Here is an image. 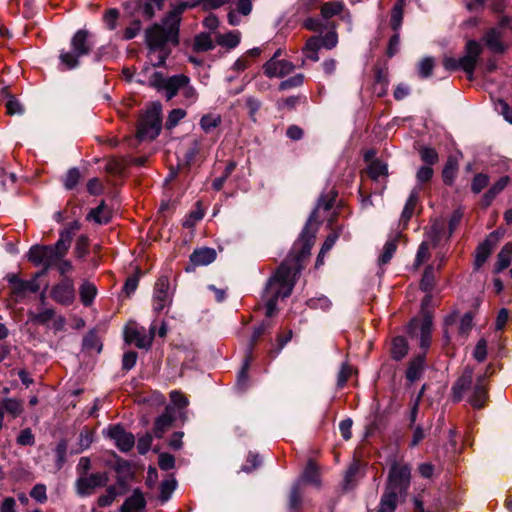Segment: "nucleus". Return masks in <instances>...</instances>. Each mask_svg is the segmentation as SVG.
I'll use <instances>...</instances> for the list:
<instances>
[{
    "label": "nucleus",
    "instance_id": "e433bc0d",
    "mask_svg": "<svg viewBox=\"0 0 512 512\" xmlns=\"http://www.w3.org/2000/svg\"><path fill=\"white\" fill-rule=\"evenodd\" d=\"M512 260V244H506L497 256V263L495 266V272L499 273L506 269Z\"/></svg>",
    "mask_w": 512,
    "mask_h": 512
},
{
    "label": "nucleus",
    "instance_id": "1a4fd4ad",
    "mask_svg": "<svg viewBox=\"0 0 512 512\" xmlns=\"http://www.w3.org/2000/svg\"><path fill=\"white\" fill-rule=\"evenodd\" d=\"M338 43L337 33L332 30L326 33L324 36H312L307 41L303 48V53L307 59L314 62L319 60L318 51L321 48L332 49L336 47Z\"/></svg>",
    "mask_w": 512,
    "mask_h": 512
},
{
    "label": "nucleus",
    "instance_id": "c9c22d12",
    "mask_svg": "<svg viewBox=\"0 0 512 512\" xmlns=\"http://www.w3.org/2000/svg\"><path fill=\"white\" fill-rule=\"evenodd\" d=\"M408 352V344L404 337L397 336L392 340L391 355L394 360H401Z\"/></svg>",
    "mask_w": 512,
    "mask_h": 512
},
{
    "label": "nucleus",
    "instance_id": "0e129e2a",
    "mask_svg": "<svg viewBox=\"0 0 512 512\" xmlns=\"http://www.w3.org/2000/svg\"><path fill=\"white\" fill-rule=\"evenodd\" d=\"M352 373H353L352 366H350L347 363H343L342 366H341V369H340V371L338 373L337 385L339 387H343L346 384L347 380L352 375Z\"/></svg>",
    "mask_w": 512,
    "mask_h": 512
},
{
    "label": "nucleus",
    "instance_id": "393cba45",
    "mask_svg": "<svg viewBox=\"0 0 512 512\" xmlns=\"http://www.w3.org/2000/svg\"><path fill=\"white\" fill-rule=\"evenodd\" d=\"M483 40L485 42V45L487 48L492 51L493 53H502L505 50V46L502 42V34L501 30L498 28H491L489 29L484 37Z\"/></svg>",
    "mask_w": 512,
    "mask_h": 512
},
{
    "label": "nucleus",
    "instance_id": "c85d7f7f",
    "mask_svg": "<svg viewBox=\"0 0 512 512\" xmlns=\"http://www.w3.org/2000/svg\"><path fill=\"white\" fill-rule=\"evenodd\" d=\"M473 372L471 369H465L463 374L459 377V379L455 382L452 387L453 397L456 401H459L464 391L471 385L472 383Z\"/></svg>",
    "mask_w": 512,
    "mask_h": 512
},
{
    "label": "nucleus",
    "instance_id": "a19ab883",
    "mask_svg": "<svg viewBox=\"0 0 512 512\" xmlns=\"http://www.w3.org/2000/svg\"><path fill=\"white\" fill-rule=\"evenodd\" d=\"M485 398L486 389L482 380H479L474 386L473 395L471 396L470 403L475 408H481L484 405Z\"/></svg>",
    "mask_w": 512,
    "mask_h": 512
},
{
    "label": "nucleus",
    "instance_id": "6e6d98bb",
    "mask_svg": "<svg viewBox=\"0 0 512 512\" xmlns=\"http://www.w3.org/2000/svg\"><path fill=\"white\" fill-rule=\"evenodd\" d=\"M161 8H162V5H156L155 2L149 1V0H144L139 5V9H140L142 15L148 19H150L154 16L156 9L160 10Z\"/></svg>",
    "mask_w": 512,
    "mask_h": 512
},
{
    "label": "nucleus",
    "instance_id": "5fc2aeb1",
    "mask_svg": "<svg viewBox=\"0 0 512 512\" xmlns=\"http://www.w3.org/2000/svg\"><path fill=\"white\" fill-rule=\"evenodd\" d=\"M54 314L53 309H45L39 313H31L30 319L38 324H46L53 319Z\"/></svg>",
    "mask_w": 512,
    "mask_h": 512
},
{
    "label": "nucleus",
    "instance_id": "7c9ffc66",
    "mask_svg": "<svg viewBox=\"0 0 512 512\" xmlns=\"http://www.w3.org/2000/svg\"><path fill=\"white\" fill-rule=\"evenodd\" d=\"M173 422V416L171 414V408L167 407L165 412L160 415L154 424V434L157 438H161L163 434L171 427Z\"/></svg>",
    "mask_w": 512,
    "mask_h": 512
},
{
    "label": "nucleus",
    "instance_id": "0eeeda50",
    "mask_svg": "<svg viewBox=\"0 0 512 512\" xmlns=\"http://www.w3.org/2000/svg\"><path fill=\"white\" fill-rule=\"evenodd\" d=\"M305 484L320 486L319 471L313 461H309L301 476L294 482L289 495V507L296 510L301 504V494Z\"/></svg>",
    "mask_w": 512,
    "mask_h": 512
},
{
    "label": "nucleus",
    "instance_id": "f03ea898",
    "mask_svg": "<svg viewBox=\"0 0 512 512\" xmlns=\"http://www.w3.org/2000/svg\"><path fill=\"white\" fill-rule=\"evenodd\" d=\"M293 276L292 268L284 262L269 279L265 288L267 317L274 315L279 298H286L291 295L294 287Z\"/></svg>",
    "mask_w": 512,
    "mask_h": 512
},
{
    "label": "nucleus",
    "instance_id": "052dcab7",
    "mask_svg": "<svg viewBox=\"0 0 512 512\" xmlns=\"http://www.w3.org/2000/svg\"><path fill=\"white\" fill-rule=\"evenodd\" d=\"M303 81H304L303 74H296V75L282 81L279 85V89L287 90V89H290L293 87H297V86L302 85Z\"/></svg>",
    "mask_w": 512,
    "mask_h": 512
},
{
    "label": "nucleus",
    "instance_id": "37998d69",
    "mask_svg": "<svg viewBox=\"0 0 512 512\" xmlns=\"http://www.w3.org/2000/svg\"><path fill=\"white\" fill-rule=\"evenodd\" d=\"M0 405L3 407V413L7 412L13 418L18 417L23 411L21 402L16 399L6 398L2 400Z\"/></svg>",
    "mask_w": 512,
    "mask_h": 512
},
{
    "label": "nucleus",
    "instance_id": "4c0bfd02",
    "mask_svg": "<svg viewBox=\"0 0 512 512\" xmlns=\"http://www.w3.org/2000/svg\"><path fill=\"white\" fill-rule=\"evenodd\" d=\"M201 149V139H193L187 147H182L179 151L182 153L184 161L187 165L194 161L196 155Z\"/></svg>",
    "mask_w": 512,
    "mask_h": 512
},
{
    "label": "nucleus",
    "instance_id": "9d476101",
    "mask_svg": "<svg viewBox=\"0 0 512 512\" xmlns=\"http://www.w3.org/2000/svg\"><path fill=\"white\" fill-rule=\"evenodd\" d=\"M335 199H336V193H334V192L331 195H326V196L320 197L316 209L311 213V215H310V217H309V219L299 237V241L303 242L302 254L309 253V250L311 248L312 239L314 238L315 231H311L310 228H311L312 222L316 219L317 211L320 208H323L325 211L330 210L334 205Z\"/></svg>",
    "mask_w": 512,
    "mask_h": 512
},
{
    "label": "nucleus",
    "instance_id": "f3484780",
    "mask_svg": "<svg viewBox=\"0 0 512 512\" xmlns=\"http://www.w3.org/2000/svg\"><path fill=\"white\" fill-rule=\"evenodd\" d=\"M106 433L122 452L130 451L135 444L134 435L127 432L121 425L110 426Z\"/></svg>",
    "mask_w": 512,
    "mask_h": 512
},
{
    "label": "nucleus",
    "instance_id": "3c124183",
    "mask_svg": "<svg viewBox=\"0 0 512 512\" xmlns=\"http://www.w3.org/2000/svg\"><path fill=\"white\" fill-rule=\"evenodd\" d=\"M176 489V480L167 479L160 485V499L162 502H166L170 499L172 493Z\"/></svg>",
    "mask_w": 512,
    "mask_h": 512
},
{
    "label": "nucleus",
    "instance_id": "8fccbe9b",
    "mask_svg": "<svg viewBox=\"0 0 512 512\" xmlns=\"http://www.w3.org/2000/svg\"><path fill=\"white\" fill-rule=\"evenodd\" d=\"M387 170L386 164L376 160L369 165L368 174L372 179L377 180L379 177L387 175Z\"/></svg>",
    "mask_w": 512,
    "mask_h": 512
},
{
    "label": "nucleus",
    "instance_id": "338daca9",
    "mask_svg": "<svg viewBox=\"0 0 512 512\" xmlns=\"http://www.w3.org/2000/svg\"><path fill=\"white\" fill-rule=\"evenodd\" d=\"M433 67H434L433 58H430V57L424 58L419 63L418 70H419L420 76L423 77V78H427L428 76H430L431 73H432Z\"/></svg>",
    "mask_w": 512,
    "mask_h": 512
},
{
    "label": "nucleus",
    "instance_id": "79ce46f5",
    "mask_svg": "<svg viewBox=\"0 0 512 512\" xmlns=\"http://www.w3.org/2000/svg\"><path fill=\"white\" fill-rule=\"evenodd\" d=\"M397 242L398 236H394L385 243L383 247V252L379 257V264H387L391 260L393 254L397 249Z\"/></svg>",
    "mask_w": 512,
    "mask_h": 512
},
{
    "label": "nucleus",
    "instance_id": "cd10ccee",
    "mask_svg": "<svg viewBox=\"0 0 512 512\" xmlns=\"http://www.w3.org/2000/svg\"><path fill=\"white\" fill-rule=\"evenodd\" d=\"M400 497L403 496L385 489L381 497L377 512H394L397 508Z\"/></svg>",
    "mask_w": 512,
    "mask_h": 512
},
{
    "label": "nucleus",
    "instance_id": "ea45409f",
    "mask_svg": "<svg viewBox=\"0 0 512 512\" xmlns=\"http://www.w3.org/2000/svg\"><path fill=\"white\" fill-rule=\"evenodd\" d=\"M221 124V116L216 113H208L201 117L200 127L205 133H210Z\"/></svg>",
    "mask_w": 512,
    "mask_h": 512
},
{
    "label": "nucleus",
    "instance_id": "5701e85b",
    "mask_svg": "<svg viewBox=\"0 0 512 512\" xmlns=\"http://www.w3.org/2000/svg\"><path fill=\"white\" fill-rule=\"evenodd\" d=\"M425 370V355L424 353L415 356L409 363L406 371V379L413 383L419 380Z\"/></svg>",
    "mask_w": 512,
    "mask_h": 512
},
{
    "label": "nucleus",
    "instance_id": "b1692460",
    "mask_svg": "<svg viewBox=\"0 0 512 512\" xmlns=\"http://www.w3.org/2000/svg\"><path fill=\"white\" fill-rule=\"evenodd\" d=\"M216 259V251L213 248L202 247L193 251L190 262L193 266L209 265Z\"/></svg>",
    "mask_w": 512,
    "mask_h": 512
},
{
    "label": "nucleus",
    "instance_id": "39448f33",
    "mask_svg": "<svg viewBox=\"0 0 512 512\" xmlns=\"http://www.w3.org/2000/svg\"><path fill=\"white\" fill-rule=\"evenodd\" d=\"M94 45L91 35L86 30H79L71 40L72 52L60 54V61L67 69H74L79 65V58L89 54Z\"/></svg>",
    "mask_w": 512,
    "mask_h": 512
},
{
    "label": "nucleus",
    "instance_id": "20e7f679",
    "mask_svg": "<svg viewBox=\"0 0 512 512\" xmlns=\"http://www.w3.org/2000/svg\"><path fill=\"white\" fill-rule=\"evenodd\" d=\"M410 481L411 466L408 463L397 460L396 457L391 458L385 489L405 496L410 487Z\"/></svg>",
    "mask_w": 512,
    "mask_h": 512
},
{
    "label": "nucleus",
    "instance_id": "e2e57ef3",
    "mask_svg": "<svg viewBox=\"0 0 512 512\" xmlns=\"http://www.w3.org/2000/svg\"><path fill=\"white\" fill-rule=\"evenodd\" d=\"M153 437L150 433H146L143 436L139 437L137 442V450L140 454H146L151 447Z\"/></svg>",
    "mask_w": 512,
    "mask_h": 512
},
{
    "label": "nucleus",
    "instance_id": "ddd939ff",
    "mask_svg": "<svg viewBox=\"0 0 512 512\" xmlns=\"http://www.w3.org/2000/svg\"><path fill=\"white\" fill-rule=\"evenodd\" d=\"M173 292L170 290L169 280L166 276H161L155 283L153 293V309L155 312H161L172 303Z\"/></svg>",
    "mask_w": 512,
    "mask_h": 512
},
{
    "label": "nucleus",
    "instance_id": "412c9836",
    "mask_svg": "<svg viewBox=\"0 0 512 512\" xmlns=\"http://www.w3.org/2000/svg\"><path fill=\"white\" fill-rule=\"evenodd\" d=\"M253 8V4L251 0H236L233 4V8L228 12L227 18L228 22L232 26H237L240 24L241 16H248Z\"/></svg>",
    "mask_w": 512,
    "mask_h": 512
},
{
    "label": "nucleus",
    "instance_id": "58836bf2",
    "mask_svg": "<svg viewBox=\"0 0 512 512\" xmlns=\"http://www.w3.org/2000/svg\"><path fill=\"white\" fill-rule=\"evenodd\" d=\"M406 4V0H397L395 5L393 6L391 12V27L394 31H398L402 25L403 20V10Z\"/></svg>",
    "mask_w": 512,
    "mask_h": 512
},
{
    "label": "nucleus",
    "instance_id": "aec40b11",
    "mask_svg": "<svg viewBox=\"0 0 512 512\" xmlns=\"http://www.w3.org/2000/svg\"><path fill=\"white\" fill-rule=\"evenodd\" d=\"M293 69L294 65L290 61L275 58L269 59L263 66L264 73L269 78H282L290 74Z\"/></svg>",
    "mask_w": 512,
    "mask_h": 512
},
{
    "label": "nucleus",
    "instance_id": "9b49d317",
    "mask_svg": "<svg viewBox=\"0 0 512 512\" xmlns=\"http://www.w3.org/2000/svg\"><path fill=\"white\" fill-rule=\"evenodd\" d=\"M432 316L425 314L422 318H414L410 321L408 332L412 336L420 337V347L426 351L431 344ZM425 354V352H423Z\"/></svg>",
    "mask_w": 512,
    "mask_h": 512
},
{
    "label": "nucleus",
    "instance_id": "423d86ee",
    "mask_svg": "<svg viewBox=\"0 0 512 512\" xmlns=\"http://www.w3.org/2000/svg\"><path fill=\"white\" fill-rule=\"evenodd\" d=\"M482 52V46L475 40H469L466 44V53L459 59L453 57H445L443 65L446 70L455 71L463 69L469 76H471L476 67L478 58Z\"/></svg>",
    "mask_w": 512,
    "mask_h": 512
},
{
    "label": "nucleus",
    "instance_id": "a878e982",
    "mask_svg": "<svg viewBox=\"0 0 512 512\" xmlns=\"http://www.w3.org/2000/svg\"><path fill=\"white\" fill-rule=\"evenodd\" d=\"M496 238L491 234L487 239L480 243L476 249L475 267L480 268L490 256L495 245Z\"/></svg>",
    "mask_w": 512,
    "mask_h": 512
},
{
    "label": "nucleus",
    "instance_id": "6ab92c4d",
    "mask_svg": "<svg viewBox=\"0 0 512 512\" xmlns=\"http://www.w3.org/2000/svg\"><path fill=\"white\" fill-rule=\"evenodd\" d=\"M198 4V0H175V2L172 4L171 11L165 17L163 23L165 25H170L171 27L179 30V24L182 13L187 8L195 7Z\"/></svg>",
    "mask_w": 512,
    "mask_h": 512
},
{
    "label": "nucleus",
    "instance_id": "4be33fe9",
    "mask_svg": "<svg viewBox=\"0 0 512 512\" xmlns=\"http://www.w3.org/2000/svg\"><path fill=\"white\" fill-rule=\"evenodd\" d=\"M72 242L71 229H64L60 232L58 241L54 245H50L55 257L60 261L67 254Z\"/></svg>",
    "mask_w": 512,
    "mask_h": 512
},
{
    "label": "nucleus",
    "instance_id": "7ed1b4c3",
    "mask_svg": "<svg viewBox=\"0 0 512 512\" xmlns=\"http://www.w3.org/2000/svg\"><path fill=\"white\" fill-rule=\"evenodd\" d=\"M147 81L149 85L164 90L168 100L172 99L178 91L181 92L183 104L186 106L194 104L198 99L196 89L189 85V78L185 75H174L166 78L163 74L152 71Z\"/></svg>",
    "mask_w": 512,
    "mask_h": 512
},
{
    "label": "nucleus",
    "instance_id": "603ef678",
    "mask_svg": "<svg viewBox=\"0 0 512 512\" xmlns=\"http://www.w3.org/2000/svg\"><path fill=\"white\" fill-rule=\"evenodd\" d=\"M186 116V111L181 108H176L170 111L167 121L166 128L172 129L174 128L184 117Z\"/></svg>",
    "mask_w": 512,
    "mask_h": 512
},
{
    "label": "nucleus",
    "instance_id": "13d9d810",
    "mask_svg": "<svg viewBox=\"0 0 512 512\" xmlns=\"http://www.w3.org/2000/svg\"><path fill=\"white\" fill-rule=\"evenodd\" d=\"M489 183V177L486 174L478 173L474 176L471 189L474 193L481 192Z\"/></svg>",
    "mask_w": 512,
    "mask_h": 512
},
{
    "label": "nucleus",
    "instance_id": "473e14b6",
    "mask_svg": "<svg viewBox=\"0 0 512 512\" xmlns=\"http://www.w3.org/2000/svg\"><path fill=\"white\" fill-rule=\"evenodd\" d=\"M79 295L84 306H91L97 295V288L95 284L89 281H84L79 287Z\"/></svg>",
    "mask_w": 512,
    "mask_h": 512
},
{
    "label": "nucleus",
    "instance_id": "4468645a",
    "mask_svg": "<svg viewBox=\"0 0 512 512\" xmlns=\"http://www.w3.org/2000/svg\"><path fill=\"white\" fill-rule=\"evenodd\" d=\"M51 298L58 304L69 306L75 300L74 282L69 277H64L55 284L50 291Z\"/></svg>",
    "mask_w": 512,
    "mask_h": 512
},
{
    "label": "nucleus",
    "instance_id": "2f4dec72",
    "mask_svg": "<svg viewBox=\"0 0 512 512\" xmlns=\"http://www.w3.org/2000/svg\"><path fill=\"white\" fill-rule=\"evenodd\" d=\"M420 190L421 186H416L412 189L401 215L402 222L407 223L410 220L415 206L419 200Z\"/></svg>",
    "mask_w": 512,
    "mask_h": 512
},
{
    "label": "nucleus",
    "instance_id": "680f3d73",
    "mask_svg": "<svg viewBox=\"0 0 512 512\" xmlns=\"http://www.w3.org/2000/svg\"><path fill=\"white\" fill-rule=\"evenodd\" d=\"M195 47L198 50L207 51L214 47L213 41L207 34H201L195 38Z\"/></svg>",
    "mask_w": 512,
    "mask_h": 512
},
{
    "label": "nucleus",
    "instance_id": "864d4df0",
    "mask_svg": "<svg viewBox=\"0 0 512 512\" xmlns=\"http://www.w3.org/2000/svg\"><path fill=\"white\" fill-rule=\"evenodd\" d=\"M240 42V35L238 32H230L219 37V44L228 48L236 47Z\"/></svg>",
    "mask_w": 512,
    "mask_h": 512
},
{
    "label": "nucleus",
    "instance_id": "f704fd0d",
    "mask_svg": "<svg viewBox=\"0 0 512 512\" xmlns=\"http://www.w3.org/2000/svg\"><path fill=\"white\" fill-rule=\"evenodd\" d=\"M40 286L36 279L29 281H17L16 287L13 288L12 293L15 296L16 300L22 299L25 295L26 291L35 293L39 290Z\"/></svg>",
    "mask_w": 512,
    "mask_h": 512
},
{
    "label": "nucleus",
    "instance_id": "bb28decb",
    "mask_svg": "<svg viewBox=\"0 0 512 512\" xmlns=\"http://www.w3.org/2000/svg\"><path fill=\"white\" fill-rule=\"evenodd\" d=\"M145 505L146 501L142 492L136 489L134 490L133 494L122 504L120 512H136L144 508Z\"/></svg>",
    "mask_w": 512,
    "mask_h": 512
},
{
    "label": "nucleus",
    "instance_id": "a18cd8bd",
    "mask_svg": "<svg viewBox=\"0 0 512 512\" xmlns=\"http://www.w3.org/2000/svg\"><path fill=\"white\" fill-rule=\"evenodd\" d=\"M344 5L341 2L333 1L325 3L321 8V15L325 19L332 18L342 12Z\"/></svg>",
    "mask_w": 512,
    "mask_h": 512
},
{
    "label": "nucleus",
    "instance_id": "f257e3e1",
    "mask_svg": "<svg viewBox=\"0 0 512 512\" xmlns=\"http://www.w3.org/2000/svg\"><path fill=\"white\" fill-rule=\"evenodd\" d=\"M179 30L170 25H154L146 32V42L149 48L148 60L153 67L161 66L165 63L169 55V49L166 47L168 42L178 43Z\"/></svg>",
    "mask_w": 512,
    "mask_h": 512
},
{
    "label": "nucleus",
    "instance_id": "49530a36",
    "mask_svg": "<svg viewBox=\"0 0 512 512\" xmlns=\"http://www.w3.org/2000/svg\"><path fill=\"white\" fill-rule=\"evenodd\" d=\"M119 494H121V492L118 491L116 486H109L106 489V493L98 498V505L100 507L110 506Z\"/></svg>",
    "mask_w": 512,
    "mask_h": 512
},
{
    "label": "nucleus",
    "instance_id": "dca6fc26",
    "mask_svg": "<svg viewBox=\"0 0 512 512\" xmlns=\"http://www.w3.org/2000/svg\"><path fill=\"white\" fill-rule=\"evenodd\" d=\"M28 259L37 266H43L45 270H48L58 263L51 246L48 245L32 246L28 252Z\"/></svg>",
    "mask_w": 512,
    "mask_h": 512
},
{
    "label": "nucleus",
    "instance_id": "f8f14e48",
    "mask_svg": "<svg viewBox=\"0 0 512 512\" xmlns=\"http://www.w3.org/2000/svg\"><path fill=\"white\" fill-rule=\"evenodd\" d=\"M107 483L108 475L106 472L85 474L77 479V493L81 496H87L92 494L95 489L106 486Z\"/></svg>",
    "mask_w": 512,
    "mask_h": 512
},
{
    "label": "nucleus",
    "instance_id": "09e8293b",
    "mask_svg": "<svg viewBox=\"0 0 512 512\" xmlns=\"http://www.w3.org/2000/svg\"><path fill=\"white\" fill-rule=\"evenodd\" d=\"M434 286V268L429 265L422 276L420 287L424 292H430Z\"/></svg>",
    "mask_w": 512,
    "mask_h": 512
},
{
    "label": "nucleus",
    "instance_id": "2eb2a0df",
    "mask_svg": "<svg viewBox=\"0 0 512 512\" xmlns=\"http://www.w3.org/2000/svg\"><path fill=\"white\" fill-rule=\"evenodd\" d=\"M442 225L438 223H434L430 231L428 233V236L430 238V241H423L417 251L414 266L415 268H419L423 263H425L430 258V249L432 247H435L440 240V234L442 231Z\"/></svg>",
    "mask_w": 512,
    "mask_h": 512
},
{
    "label": "nucleus",
    "instance_id": "c756f323",
    "mask_svg": "<svg viewBox=\"0 0 512 512\" xmlns=\"http://www.w3.org/2000/svg\"><path fill=\"white\" fill-rule=\"evenodd\" d=\"M510 178L508 176L500 177L493 185L489 188V190L484 194L482 203L484 206H489L494 198L505 189L508 185Z\"/></svg>",
    "mask_w": 512,
    "mask_h": 512
},
{
    "label": "nucleus",
    "instance_id": "de8ad7c7",
    "mask_svg": "<svg viewBox=\"0 0 512 512\" xmlns=\"http://www.w3.org/2000/svg\"><path fill=\"white\" fill-rule=\"evenodd\" d=\"M251 361H252V356L251 355H247L246 358H245V361L243 363V367L241 368L240 372L238 373V376H237V387L240 390H244L246 388V386H247L248 369H249Z\"/></svg>",
    "mask_w": 512,
    "mask_h": 512
},
{
    "label": "nucleus",
    "instance_id": "69168bd1",
    "mask_svg": "<svg viewBox=\"0 0 512 512\" xmlns=\"http://www.w3.org/2000/svg\"><path fill=\"white\" fill-rule=\"evenodd\" d=\"M473 355L478 362H483L486 359L487 341L485 339L482 338L477 342Z\"/></svg>",
    "mask_w": 512,
    "mask_h": 512
},
{
    "label": "nucleus",
    "instance_id": "4d7b16f0",
    "mask_svg": "<svg viewBox=\"0 0 512 512\" xmlns=\"http://www.w3.org/2000/svg\"><path fill=\"white\" fill-rule=\"evenodd\" d=\"M360 470V463L358 461H354L345 473L344 483L345 488H351L354 484V478L358 474Z\"/></svg>",
    "mask_w": 512,
    "mask_h": 512
},
{
    "label": "nucleus",
    "instance_id": "6e6552de",
    "mask_svg": "<svg viewBox=\"0 0 512 512\" xmlns=\"http://www.w3.org/2000/svg\"><path fill=\"white\" fill-rule=\"evenodd\" d=\"M161 111L162 107L158 102L152 103L146 110L138 126V137L140 140H153L159 135L161 130Z\"/></svg>",
    "mask_w": 512,
    "mask_h": 512
},
{
    "label": "nucleus",
    "instance_id": "c03bdc74",
    "mask_svg": "<svg viewBox=\"0 0 512 512\" xmlns=\"http://www.w3.org/2000/svg\"><path fill=\"white\" fill-rule=\"evenodd\" d=\"M457 169H458L457 160L455 158L450 157L447 160L445 167L442 171V177H443L444 183H446L448 185L452 184V182L456 176Z\"/></svg>",
    "mask_w": 512,
    "mask_h": 512
},
{
    "label": "nucleus",
    "instance_id": "bf43d9fd",
    "mask_svg": "<svg viewBox=\"0 0 512 512\" xmlns=\"http://www.w3.org/2000/svg\"><path fill=\"white\" fill-rule=\"evenodd\" d=\"M420 156L423 162L429 165H433L438 160V154L435 149L424 147L420 150Z\"/></svg>",
    "mask_w": 512,
    "mask_h": 512
},
{
    "label": "nucleus",
    "instance_id": "774afa93",
    "mask_svg": "<svg viewBox=\"0 0 512 512\" xmlns=\"http://www.w3.org/2000/svg\"><path fill=\"white\" fill-rule=\"evenodd\" d=\"M495 108L507 122L512 123V109L504 100H498Z\"/></svg>",
    "mask_w": 512,
    "mask_h": 512
},
{
    "label": "nucleus",
    "instance_id": "a211bd4d",
    "mask_svg": "<svg viewBox=\"0 0 512 512\" xmlns=\"http://www.w3.org/2000/svg\"><path fill=\"white\" fill-rule=\"evenodd\" d=\"M125 341L129 344H135L138 348H148L152 343V335H148L143 327L136 324H129L124 332Z\"/></svg>",
    "mask_w": 512,
    "mask_h": 512
},
{
    "label": "nucleus",
    "instance_id": "72a5a7b5",
    "mask_svg": "<svg viewBox=\"0 0 512 512\" xmlns=\"http://www.w3.org/2000/svg\"><path fill=\"white\" fill-rule=\"evenodd\" d=\"M88 219L93 220L97 224H107L111 219V210L102 202L98 207L89 212Z\"/></svg>",
    "mask_w": 512,
    "mask_h": 512
}]
</instances>
